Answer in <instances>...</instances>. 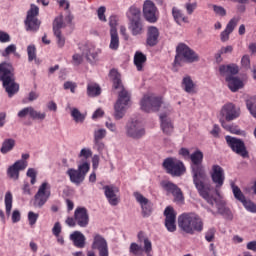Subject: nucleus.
<instances>
[{
    "instance_id": "52",
    "label": "nucleus",
    "mask_w": 256,
    "mask_h": 256,
    "mask_svg": "<svg viewBox=\"0 0 256 256\" xmlns=\"http://www.w3.org/2000/svg\"><path fill=\"white\" fill-rule=\"evenodd\" d=\"M105 11H107V8H105V6H101L97 10V15L100 21L107 23V17L105 16Z\"/></svg>"
},
{
    "instance_id": "42",
    "label": "nucleus",
    "mask_w": 256,
    "mask_h": 256,
    "mask_svg": "<svg viewBox=\"0 0 256 256\" xmlns=\"http://www.w3.org/2000/svg\"><path fill=\"white\" fill-rule=\"evenodd\" d=\"M71 116L76 123H83V121H85V115L81 114V112L77 108L72 109Z\"/></svg>"
},
{
    "instance_id": "57",
    "label": "nucleus",
    "mask_w": 256,
    "mask_h": 256,
    "mask_svg": "<svg viewBox=\"0 0 256 256\" xmlns=\"http://www.w3.org/2000/svg\"><path fill=\"white\" fill-rule=\"evenodd\" d=\"M64 89H70L71 93H75V90L77 89V84L75 82L67 81L64 83Z\"/></svg>"
},
{
    "instance_id": "43",
    "label": "nucleus",
    "mask_w": 256,
    "mask_h": 256,
    "mask_svg": "<svg viewBox=\"0 0 256 256\" xmlns=\"http://www.w3.org/2000/svg\"><path fill=\"white\" fill-rule=\"evenodd\" d=\"M130 253L136 256L143 255V247L139 246L137 243H131L130 245Z\"/></svg>"
},
{
    "instance_id": "47",
    "label": "nucleus",
    "mask_w": 256,
    "mask_h": 256,
    "mask_svg": "<svg viewBox=\"0 0 256 256\" xmlns=\"http://www.w3.org/2000/svg\"><path fill=\"white\" fill-rule=\"evenodd\" d=\"M242 205L245 207L247 211H250V213H256V204L253 203L251 200H244L242 202Z\"/></svg>"
},
{
    "instance_id": "18",
    "label": "nucleus",
    "mask_w": 256,
    "mask_h": 256,
    "mask_svg": "<svg viewBox=\"0 0 256 256\" xmlns=\"http://www.w3.org/2000/svg\"><path fill=\"white\" fill-rule=\"evenodd\" d=\"M134 197L137 203L140 204L142 209V216L143 217H151V213H153V203L149 201L143 194L139 192H134Z\"/></svg>"
},
{
    "instance_id": "55",
    "label": "nucleus",
    "mask_w": 256,
    "mask_h": 256,
    "mask_svg": "<svg viewBox=\"0 0 256 256\" xmlns=\"http://www.w3.org/2000/svg\"><path fill=\"white\" fill-rule=\"evenodd\" d=\"M213 10L216 15H219L220 17H225V15H227V11L221 6L213 5Z\"/></svg>"
},
{
    "instance_id": "37",
    "label": "nucleus",
    "mask_w": 256,
    "mask_h": 256,
    "mask_svg": "<svg viewBox=\"0 0 256 256\" xmlns=\"http://www.w3.org/2000/svg\"><path fill=\"white\" fill-rule=\"evenodd\" d=\"M88 97H99L101 95V87L96 83H89L87 85Z\"/></svg>"
},
{
    "instance_id": "60",
    "label": "nucleus",
    "mask_w": 256,
    "mask_h": 256,
    "mask_svg": "<svg viewBox=\"0 0 256 256\" xmlns=\"http://www.w3.org/2000/svg\"><path fill=\"white\" fill-rule=\"evenodd\" d=\"M56 39H57V45L58 47H65V37H63V35H61V32H59V34H54Z\"/></svg>"
},
{
    "instance_id": "4",
    "label": "nucleus",
    "mask_w": 256,
    "mask_h": 256,
    "mask_svg": "<svg viewBox=\"0 0 256 256\" xmlns=\"http://www.w3.org/2000/svg\"><path fill=\"white\" fill-rule=\"evenodd\" d=\"M0 81L8 94V97H13L19 93V84L15 82V72L13 66L6 62L0 64Z\"/></svg>"
},
{
    "instance_id": "21",
    "label": "nucleus",
    "mask_w": 256,
    "mask_h": 256,
    "mask_svg": "<svg viewBox=\"0 0 256 256\" xmlns=\"http://www.w3.org/2000/svg\"><path fill=\"white\" fill-rule=\"evenodd\" d=\"M73 22V16L67 15L63 20V16H57L53 21V32L54 35H59L61 33V29H65L66 25H71Z\"/></svg>"
},
{
    "instance_id": "26",
    "label": "nucleus",
    "mask_w": 256,
    "mask_h": 256,
    "mask_svg": "<svg viewBox=\"0 0 256 256\" xmlns=\"http://www.w3.org/2000/svg\"><path fill=\"white\" fill-rule=\"evenodd\" d=\"M220 125L225 131H228V133H231L232 135H245V131L241 130L239 126L235 124H227L225 119L220 118Z\"/></svg>"
},
{
    "instance_id": "39",
    "label": "nucleus",
    "mask_w": 256,
    "mask_h": 256,
    "mask_svg": "<svg viewBox=\"0 0 256 256\" xmlns=\"http://www.w3.org/2000/svg\"><path fill=\"white\" fill-rule=\"evenodd\" d=\"M246 107L250 114L252 115V117L256 119V96H252L246 99Z\"/></svg>"
},
{
    "instance_id": "45",
    "label": "nucleus",
    "mask_w": 256,
    "mask_h": 256,
    "mask_svg": "<svg viewBox=\"0 0 256 256\" xmlns=\"http://www.w3.org/2000/svg\"><path fill=\"white\" fill-rule=\"evenodd\" d=\"M27 53L28 61H34V59H37V48H35V45H29L27 47Z\"/></svg>"
},
{
    "instance_id": "20",
    "label": "nucleus",
    "mask_w": 256,
    "mask_h": 256,
    "mask_svg": "<svg viewBox=\"0 0 256 256\" xmlns=\"http://www.w3.org/2000/svg\"><path fill=\"white\" fill-rule=\"evenodd\" d=\"M25 169H27V161L18 160L8 168L7 175L10 179L17 181V179H19V171H23Z\"/></svg>"
},
{
    "instance_id": "15",
    "label": "nucleus",
    "mask_w": 256,
    "mask_h": 256,
    "mask_svg": "<svg viewBox=\"0 0 256 256\" xmlns=\"http://www.w3.org/2000/svg\"><path fill=\"white\" fill-rule=\"evenodd\" d=\"M126 135L132 139H141L145 135V127L139 121H132L126 126Z\"/></svg>"
},
{
    "instance_id": "12",
    "label": "nucleus",
    "mask_w": 256,
    "mask_h": 256,
    "mask_svg": "<svg viewBox=\"0 0 256 256\" xmlns=\"http://www.w3.org/2000/svg\"><path fill=\"white\" fill-rule=\"evenodd\" d=\"M49 197H51V184L43 182L34 196V207H43L49 201Z\"/></svg>"
},
{
    "instance_id": "17",
    "label": "nucleus",
    "mask_w": 256,
    "mask_h": 256,
    "mask_svg": "<svg viewBox=\"0 0 256 256\" xmlns=\"http://www.w3.org/2000/svg\"><path fill=\"white\" fill-rule=\"evenodd\" d=\"M144 19L148 23H157V6L151 0H146L143 5Z\"/></svg>"
},
{
    "instance_id": "58",
    "label": "nucleus",
    "mask_w": 256,
    "mask_h": 256,
    "mask_svg": "<svg viewBox=\"0 0 256 256\" xmlns=\"http://www.w3.org/2000/svg\"><path fill=\"white\" fill-rule=\"evenodd\" d=\"M93 152L91 151V149H87V148H83L80 151L79 157H84V159H89V157H92Z\"/></svg>"
},
{
    "instance_id": "34",
    "label": "nucleus",
    "mask_w": 256,
    "mask_h": 256,
    "mask_svg": "<svg viewBox=\"0 0 256 256\" xmlns=\"http://www.w3.org/2000/svg\"><path fill=\"white\" fill-rule=\"evenodd\" d=\"M127 17L130 23L133 21H141V9L135 6L130 7L127 12Z\"/></svg>"
},
{
    "instance_id": "35",
    "label": "nucleus",
    "mask_w": 256,
    "mask_h": 256,
    "mask_svg": "<svg viewBox=\"0 0 256 256\" xmlns=\"http://www.w3.org/2000/svg\"><path fill=\"white\" fill-rule=\"evenodd\" d=\"M160 187H162V189L166 191L168 195H172L173 192L177 190L179 186H177V184L171 181L163 180L160 182Z\"/></svg>"
},
{
    "instance_id": "44",
    "label": "nucleus",
    "mask_w": 256,
    "mask_h": 256,
    "mask_svg": "<svg viewBox=\"0 0 256 256\" xmlns=\"http://www.w3.org/2000/svg\"><path fill=\"white\" fill-rule=\"evenodd\" d=\"M172 195L174 197V202L175 203H183V201H185V197L183 196V191L179 187H178V189H176L173 192Z\"/></svg>"
},
{
    "instance_id": "48",
    "label": "nucleus",
    "mask_w": 256,
    "mask_h": 256,
    "mask_svg": "<svg viewBox=\"0 0 256 256\" xmlns=\"http://www.w3.org/2000/svg\"><path fill=\"white\" fill-rule=\"evenodd\" d=\"M27 177H30L31 185H35L37 183V170L35 168H29L26 173Z\"/></svg>"
},
{
    "instance_id": "33",
    "label": "nucleus",
    "mask_w": 256,
    "mask_h": 256,
    "mask_svg": "<svg viewBox=\"0 0 256 256\" xmlns=\"http://www.w3.org/2000/svg\"><path fill=\"white\" fill-rule=\"evenodd\" d=\"M83 55L84 57H86L89 63H93L97 61V57L99 54L97 53V50H95V47L90 46V47H86V49L83 51Z\"/></svg>"
},
{
    "instance_id": "51",
    "label": "nucleus",
    "mask_w": 256,
    "mask_h": 256,
    "mask_svg": "<svg viewBox=\"0 0 256 256\" xmlns=\"http://www.w3.org/2000/svg\"><path fill=\"white\" fill-rule=\"evenodd\" d=\"M15 51H17V46L15 44H10L2 52V57H9V55H11V53H15Z\"/></svg>"
},
{
    "instance_id": "46",
    "label": "nucleus",
    "mask_w": 256,
    "mask_h": 256,
    "mask_svg": "<svg viewBox=\"0 0 256 256\" xmlns=\"http://www.w3.org/2000/svg\"><path fill=\"white\" fill-rule=\"evenodd\" d=\"M107 137V130L105 129H98L94 131V141L98 142Z\"/></svg>"
},
{
    "instance_id": "14",
    "label": "nucleus",
    "mask_w": 256,
    "mask_h": 256,
    "mask_svg": "<svg viewBox=\"0 0 256 256\" xmlns=\"http://www.w3.org/2000/svg\"><path fill=\"white\" fill-rule=\"evenodd\" d=\"M210 177L215 185V189H221L225 184V170L220 165L214 164L212 166Z\"/></svg>"
},
{
    "instance_id": "32",
    "label": "nucleus",
    "mask_w": 256,
    "mask_h": 256,
    "mask_svg": "<svg viewBox=\"0 0 256 256\" xmlns=\"http://www.w3.org/2000/svg\"><path fill=\"white\" fill-rule=\"evenodd\" d=\"M147 56L142 52H136L134 55V65H136L137 71H143V64L146 63Z\"/></svg>"
},
{
    "instance_id": "5",
    "label": "nucleus",
    "mask_w": 256,
    "mask_h": 256,
    "mask_svg": "<svg viewBox=\"0 0 256 256\" xmlns=\"http://www.w3.org/2000/svg\"><path fill=\"white\" fill-rule=\"evenodd\" d=\"M199 54L191 49L187 44L180 43L176 47V56L174 59V65L181 67L183 63H197L199 61Z\"/></svg>"
},
{
    "instance_id": "31",
    "label": "nucleus",
    "mask_w": 256,
    "mask_h": 256,
    "mask_svg": "<svg viewBox=\"0 0 256 256\" xmlns=\"http://www.w3.org/2000/svg\"><path fill=\"white\" fill-rule=\"evenodd\" d=\"M195 82L191 79V76H185L182 79V88L186 93H195Z\"/></svg>"
},
{
    "instance_id": "23",
    "label": "nucleus",
    "mask_w": 256,
    "mask_h": 256,
    "mask_svg": "<svg viewBox=\"0 0 256 256\" xmlns=\"http://www.w3.org/2000/svg\"><path fill=\"white\" fill-rule=\"evenodd\" d=\"M238 24H239V18L237 17L232 18L228 22L225 30L222 31L220 34V40L222 41V43H227V41L229 40V36L231 35V33H233V31H235V27H237Z\"/></svg>"
},
{
    "instance_id": "8",
    "label": "nucleus",
    "mask_w": 256,
    "mask_h": 256,
    "mask_svg": "<svg viewBox=\"0 0 256 256\" xmlns=\"http://www.w3.org/2000/svg\"><path fill=\"white\" fill-rule=\"evenodd\" d=\"M65 223L68 227H75L76 225L82 228L87 227V225H89V212L87 211V208H76L74 211V217H68Z\"/></svg>"
},
{
    "instance_id": "1",
    "label": "nucleus",
    "mask_w": 256,
    "mask_h": 256,
    "mask_svg": "<svg viewBox=\"0 0 256 256\" xmlns=\"http://www.w3.org/2000/svg\"><path fill=\"white\" fill-rule=\"evenodd\" d=\"M191 171L193 183L200 195L209 205L214 206L217 203V198L211 195V183L207 182V173L203 166V152L195 151L190 155Z\"/></svg>"
},
{
    "instance_id": "63",
    "label": "nucleus",
    "mask_w": 256,
    "mask_h": 256,
    "mask_svg": "<svg viewBox=\"0 0 256 256\" xmlns=\"http://www.w3.org/2000/svg\"><path fill=\"white\" fill-rule=\"evenodd\" d=\"M195 9H197V3H186V10L188 15H192L193 11H195Z\"/></svg>"
},
{
    "instance_id": "13",
    "label": "nucleus",
    "mask_w": 256,
    "mask_h": 256,
    "mask_svg": "<svg viewBox=\"0 0 256 256\" xmlns=\"http://www.w3.org/2000/svg\"><path fill=\"white\" fill-rule=\"evenodd\" d=\"M240 115L241 109L235 106L233 103L225 104L220 110V119H224L226 123L239 119Z\"/></svg>"
},
{
    "instance_id": "10",
    "label": "nucleus",
    "mask_w": 256,
    "mask_h": 256,
    "mask_svg": "<svg viewBox=\"0 0 256 256\" xmlns=\"http://www.w3.org/2000/svg\"><path fill=\"white\" fill-rule=\"evenodd\" d=\"M37 17H39V7L35 4H31L24 21L26 31H39V27H41V20Z\"/></svg>"
},
{
    "instance_id": "25",
    "label": "nucleus",
    "mask_w": 256,
    "mask_h": 256,
    "mask_svg": "<svg viewBox=\"0 0 256 256\" xmlns=\"http://www.w3.org/2000/svg\"><path fill=\"white\" fill-rule=\"evenodd\" d=\"M128 28L134 37H137V35H143V33H145V25L143 24V20H135L130 22Z\"/></svg>"
},
{
    "instance_id": "56",
    "label": "nucleus",
    "mask_w": 256,
    "mask_h": 256,
    "mask_svg": "<svg viewBox=\"0 0 256 256\" xmlns=\"http://www.w3.org/2000/svg\"><path fill=\"white\" fill-rule=\"evenodd\" d=\"M117 16H110L109 18V25H110V31H117Z\"/></svg>"
},
{
    "instance_id": "9",
    "label": "nucleus",
    "mask_w": 256,
    "mask_h": 256,
    "mask_svg": "<svg viewBox=\"0 0 256 256\" xmlns=\"http://www.w3.org/2000/svg\"><path fill=\"white\" fill-rule=\"evenodd\" d=\"M163 105V99L154 95H144L140 101V108L145 113H157Z\"/></svg>"
},
{
    "instance_id": "36",
    "label": "nucleus",
    "mask_w": 256,
    "mask_h": 256,
    "mask_svg": "<svg viewBox=\"0 0 256 256\" xmlns=\"http://www.w3.org/2000/svg\"><path fill=\"white\" fill-rule=\"evenodd\" d=\"M110 37L109 47L112 51H117L119 49V34L117 30H110Z\"/></svg>"
},
{
    "instance_id": "3",
    "label": "nucleus",
    "mask_w": 256,
    "mask_h": 256,
    "mask_svg": "<svg viewBox=\"0 0 256 256\" xmlns=\"http://www.w3.org/2000/svg\"><path fill=\"white\" fill-rule=\"evenodd\" d=\"M178 227L188 235L203 231V219L195 213H183L178 217Z\"/></svg>"
},
{
    "instance_id": "27",
    "label": "nucleus",
    "mask_w": 256,
    "mask_h": 256,
    "mask_svg": "<svg viewBox=\"0 0 256 256\" xmlns=\"http://www.w3.org/2000/svg\"><path fill=\"white\" fill-rule=\"evenodd\" d=\"M161 129L165 135H171L173 133V122L167 117V114H160Z\"/></svg>"
},
{
    "instance_id": "7",
    "label": "nucleus",
    "mask_w": 256,
    "mask_h": 256,
    "mask_svg": "<svg viewBox=\"0 0 256 256\" xmlns=\"http://www.w3.org/2000/svg\"><path fill=\"white\" fill-rule=\"evenodd\" d=\"M89 169H91V165L89 162H84L78 165V169L70 168L66 171V175H68L70 181L79 187L83 181H85V177H87V173H89Z\"/></svg>"
},
{
    "instance_id": "62",
    "label": "nucleus",
    "mask_w": 256,
    "mask_h": 256,
    "mask_svg": "<svg viewBox=\"0 0 256 256\" xmlns=\"http://www.w3.org/2000/svg\"><path fill=\"white\" fill-rule=\"evenodd\" d=\"M11 41V36L7 32L0 31V43H9Z\"/></svg>"
},
{
    "instance_id": "22",
    "label": "nucleus",
    "mask_w": 256,
    "mask_h": 256,
    "mask_svg": "<svg viewBox=\"0 0 256 256\" xmlns=\"http://www.w3.org/2000/svg\"><path fill=\"white\" fill-rule=\"evenodd\" d=\"M159 29L155 26H149L146 34V45L155 47L159 43Z\"/></svg>"
},
{
    "instance_id": "59",
    "label": "nucleus",
    "mask_w": 256,
    "mask_h": 256,
    "mask_svg": "<svg viewBox=\"0 0 256 256\" xmlns=\"http://www.w3.org/2000/svg\"><path fill=\"white\" fill-rule=\"evenodd\" d=\"M144 251L145 253H150L153 251V245L151 244L149 238L144 239Z\"/></svg>"
},
{
    "instance_id": "64",
    "label": "nucleus",
    "mask_w": 256,
    "mask_h": 256,
    "mask_svg": "<svg viewBox=\"0 0 256 256\" xmlns=\"http://www.w3.org/2000/svg\"><path fill=\"white\" fill-rule=\"evenodd\" d=\"M21 221V212L14 210L12 213V223H19Z\"/></svg>"
},
{
    "instance_id": "40",
    "label": "nucleus",
    "mask_w": 256,
    "mask_h": 256,
    "mask_svg": "<svg viewBox=\"0 0 256 256\" xmlns=\"http://www.w3.org/2000/svg\"><path fill=\"white\" fill-rule=\"evenodd\" d=\"M13 147H15V141L13 139H6L2 143V147L0 148L1 153L3 155L9 153V151H13Z\"/></svg>"
},
{
    "instance_id": "16",
    "label": "nucleus",
    "mask_w": 256,
    "mask_h": 256,
    "mask_svg": "<svg viewBox=\"0 0 256 256\" xmlns=\"http://www.w3.org/2000/svg\"><path fill=\"white\" fill-rule=\"evenodd\" d=\"M164 217H166L165 227L167 231L175 233V231H177V225L175 224V221H177V214H175V209L171 206L166 207L164 210Z\"/></svg>"
},
{
    "instance_id": "28",
    "label": "nucleus",
    "mask_w": 256,
    "mask_h": 256,
    "mask_svg": "<svg viewBox=\"0 0 256 256\" xmlns=\"http://www.w3.org/2000/svg\"><path fill=\"white\" fill-rule=\"evenodd\" d=\"M71 241H73L75 247H78V249H83L85 247V235L81 233L80 231H74L70 235Z\"/></svg>"
},
{
    "instance_id": "19",
    "label": "nucleus",
    "mask_w": 256,
    "mask_h": 256,
    "mask_svg": "<svg viewBox=\"0 0 256 256\" xmlns=\"http://www.w3.org/2000/svg\"><path fill=\"white\" fill-rule=\"evenodd\" d=\"M104 195L108 201L112 205V207H117L119 205V196H117V192L119 188L113 185H106L103 187Z\"/></svg>"
},
{
    "instance_id": "6",
    "label": "nucleus",
    "mask_w": 256,
    "mask_h": 256,
    "mask_svg": "<svg viewBox=\"0 0 256 256\" xmlns=\"http://www.w3.org/2000/svg\"><path fill=\"white\" fill-rule=\"evenodd\" d=\"M162 167L168 175H171V177H181L187 172V168L183 161L175 157H168L164 159Z\"/></svg>"
},
{
    "instance_id": "11",
    "label": "nucleus",
    "mask_w": 256,
    "mask_h": 256,
    "mask_svg": "<svg viewBox=\"0 0 256 256\" xmlns=\"http://www.w3.org/2000/svg\"><path fill=\"white\" fill-rule=\"evenodd\" d=\"M225 141L233 153H236V155H239L243 159L249 158V151L242 139L233 136H225Z\"/></svg>"
},
{
    "instance_id": "53",
    "label": "nucleus",
    "mask_w": 256,
    "mask_h": 256,
    "mask_svg": "<svg viewBox=\"0 0 256 256\" xmlns=\"http://www.w3.org/2000/svg\"><path fill=\"white\" fill-rule=\"evenodd\" d=\"M37 219H39V215L37 213L33 211L28 212L29 225H35V223H37Z\"/></svg>"
},
{
    "instance_id": "2",
    "label": "nucleus",
    "mask_w": 256,
    "mask_h": 256,
    "mask_svg": "<svg viewBox=\"0 0 256 256\" xmlns=\"http://www.w3.org/2000/svg\"><path fill=\"white\" fill-rule=\"evenodd\" d=\"M110 78L112 79L113 88L121 89L118 94V100L114 106L115 119H123V115H125V109H127V105H129V101H131V94L123 86V82L121 81V74L116 69L110 70Z\"/></svg>"
},
{
    "instance_id": "30",
    "label": "nucleus",
    "mask_w": 256,
    "mask_h": 256,
    "mask_svg": "<svg viewBox=\"0 0 256 256\" xmlns=\"http://www.w3.org/2000/svg\"><path fill=\"white\" fill-rule=\"evenodd\" d=\"M172 16L178 25H181V23H189L187 16H185V14H183V12L177 7L172 8Z\"/></svg>"
},
{
    "instance_id": "49",
    "label": "nucleus",
    "mask_w": 256,
    "mask_h": 256,
    "mask_svg": "<svg viewBox=\"0 0 256 256\" xmlns=\"http://www.w3.org/2000/svg\"><path fill=\"white\" fill-rule=\"evenodd\" d=\"M30 117L31 119H38V121H43L45 117H47V114H45V112H38L37 110H35V108H32Z\"/></svg>"
},
{
    "instance_id": "50",
    "label": "nucleus",
    "mask_w": 256,
    "mask_h": 256,
    "mask_svg": "<svg viewBox=\"0 0 256 256\" xmlns=\"http://www.w3.org/2000/svg\"><path fill=\"white\" fill-rule=\"evenodd\" d=\"M215 233H217L215 228H209L205 233V239L208 241V243H211L215 239Z\"/></svg>"
},
{
    "instance_id": "61",
    "label": "nucleus",
    "mask_w": 256,
    "mask_h": 256,
    "mask_svg": "<svg viewBox=\"0 0 256 256\" xmlns=\"http://www.w3.org/2000/svg\"><path fill=\"white\" fill-rule=\"evenodd\" d=\"M52 233H53V235H55V237H59V235H61V223L56 222L54 224V227L52 229Z\"/></svg>"
},
{
    "instance_id": "29",
    "label": "nucleus",
    "mask_w": 256,
    "mask_h": 256,
    "mask_svg": "<svg viewBox=\"0 0 256 256\" xmlns=\"http://www.w3.org/2000/svg\"><path fill=\"white\" fill-rule=\"evenodd\" d=\"M219 73L224 77V75H237L239 73V66L236 64L221 65L219 67Z\"/></svg>"
},
{
    "instance_id": "54",
    "label": "nucleus",
    "mask_w": 256,
    "mask_h": 256,
    "mask_svg": "<svg viewBox=\"0 0 256 256\" xmlns=\"http://www.w3.org/2000/svg\"><path fill=\"white\" fill-rule=\"evenodd\" d=\"M33 111V107H26L18 112V117L23 118L29 115L31 117V112Z\"/></svg>"
},
{
    "instance_id": "24",
    "label": "nucleus",
    "mask_w": 256,
    "mask_h": 256,
    "mask_svg": "<svg viewBox=\"0 0 256 256\" xmlns=\"http://www.w3.org/2000/svg\"><path fill=\"white\" fill-rule=\"evenodd\" d=\"M226 83H228V88L232 93H237L239 89H243V87H245V84L241 79L231 75L226 77Z\"/></svg>"
},
{
    "instance_id": "38",
    "label": "nucleus",
    "mask_w": 256,
    "mask_h": 256,
    "mask_svg": "<svg viewBox=\"0 0 256 256\" xmlns=\"http://www.w3.org/2000/svg\"><path fill=\"white\" fill-rule=\"evenodd\" d=\"M230 185L234 198L240 203H243L247 198L245 197V194H243V192L241 191V188L235 185L234 182H232Z\"/></svg>"
},
{
    "instance_id": "41",
    "label": "nucleus",
    "mask_w": 256,
    "mask_h": 256,
    "mask_svg": "<svg viewBox=\"0 0 256 256\" xmlns=\"http://www.w3.org/2000/svg\"><path fill=\"white\" fill-rule=\"evenodd\" d=\"M5 207H6V215H11V209H13V194L11 192H7L5 194Z\"/></svg>"
}]
</instances>
